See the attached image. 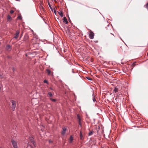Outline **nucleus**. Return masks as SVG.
<instances>
[{"mask_svg": "<svg viewBox=\"0 0 148 148\" xmlns=\"http://www.w3.org/2000/svg\"><path fill=\"white\" fill-rule=\"evenodd\" d=\"M11 102L12 103V108L13 111H14L16 106V102L13 100L11 101Z\"/></svg>", "mask_w": 148, "mask_h": 148, "instance_id": "1", "label": "nucleus"}, {"mask_svg": "<svg viewBox=\"0 0 148 148\" xmlns=\"http://www.w3.org/2000/svg\"><path fill=\"white\" fill-rule=\"evenodd\" d=\"M12 142L14 148H18L17 145V143L16 141L12 140Z\"/></svg>", "mask_w": 148, "mask_h": 148, "instance_id": "2", "label": "nucleus"}, {"mask_svg": "<svg viewBox=\"0 0 148 148\" xmlns=\"http://www.w3.org/2000/svg\"><path fill=\"white\" fill-rule=\"evenodd\" d=\"M66 130H67L66 128V127H63L62 128V130L61 132V134L62 135H63V136L65 134L66 131Z\"/></svg>", "mask_w": 148, "mask_h": 148, "instance_id": "3", "label": "nucleus"}, {"mask_svg": "<svg viewBox=\"0 0 148 148\" xmlns=\"http://www.w3.org/2000/svg\"><path fill=\"white\" fill-rule=\"evenodd\" d=\"M29 140L33 144L34 146H35V143L33 137H29Z\"/></svg>", "mask_w": 148, "mask_h": 148, "instance_id": "4", "label": "nucleus"}, {"mask_svg": "<svg viewBox=\"0 0 148 148\" xmlns=\"http://www.w3.org/2000/svg\"><path fill=\"white\" fill-rule=\"evenodd\" d=\"M19 33H20V32L19 31H16V33L15 34V36L14 37V38L15 39H17L18 38V37L19 36Z\"/></svg>", "mask_w": 148, "mask_h": 148, "instance_id": "5", "label": "nucleus"}, {"mask_svg": "<svg viewBox=\"0 0 148 148\" xmlns=\"http://www.w3.org/2000/svg\"><path fill=\"white\" fill-rule=\"evenodd\" d=\"M89 38L91 39H92L94 38V34L92 32H90L89 35Z\"/></svg>", "mask_w": 148, "mask_h": 148, "instance_id": "6", "label": "nucleus"}, {"mask_svg": "<svg viewBox=\"0 0 148 148\" xmlns=\"http://www.w3.org/2000/svg\"><path fill=\"white\" fill-rule=\"evenodd\" d=\"M118 88H117L116 87H114L113 90V92L114 93H116L118 91Z\"/></svg>", "mask_w": 148, "mask_h": 148, "instance_id": "7", "label": "nucleus"}, {"mask_svg": "<svg viewBox=\"0 0 148 148\" xmlns=\"http://www.w3.org/2000/svg\"><path fill=\"white\" fill-rule=\"evenodd\" d=\"M77 118L78 119V122H81L82 121V119L80 116L79 114L77 115Z\"/></svg>", "mask_w": 148, "mask_h": 148, "instance_id": "8", "label": "nucleus"}, {"mask_svg": "<svg viewBox=\"0 0 148 148\" xmlns=\"http://www.w3.org/2000/svg\"><path fill=\"white\" fill-rule=\"evenodd\" d=\"M63 22L65 23L66 24H67L68 23L67 18L65 17H64L63 18Z\"/></svg>", "mask_w": 148, "mask_h": 148, "instance_id": "9", "label": "nucleus"}, {"mask_svg": "<svg viewBox=\"0 0 148 148\" xmlns=\"http://www.w3.org/2000/svg\"><path fill=\"white\" fill-rule=\"evenodd\" d=\"M48 94L50 97H52L53 96V95L51 92L48 91Z\"/></svg>", "mask_w": 148, "mask_h": 148, "instance_id": "10", "label": "nucleus"}, {"mask_svg": "<svg viewBox=\"0 0 148 148\" xmlns=\"http://www.w3.org/2000/svg\"><path fill=\"white\" fill-rule=\"evenodd\" d=\"M6 49L8 51H10L11 50V47L10 45H8L6 46Z\"/></svg>", "mask_w": 148, "mask_h": 148, "instance_id": "11", "label": "nucleus"}, {"mask_svg": "<svg viewBox=\"0 0 148 148\" xmlns=\"http://www.w3.org/2000/svg\"><path fill=\"white\" fill-rule=\"evenodd\" d=\"M92 96L93 97L92 100H93V102H95L96 101V100L95 98V95H94V93H93V94L92 95Z\"/></svg>", "mask_w": 148, "mask_h": 148, "instance_id": "12", "label": "nucleus"}, {"mask_svg": "<svg viewBox=\"0 0 148 148\" xmlns=\"http://www.w3.org/2000/svg\"><path fill=\"white\" fill-rule=\"evenodd\" d=\"M73 137L72 136H71L70 138V143H71L73 140Z\"/></svg>", "mask_w": 148, "mask_h": 148, "instance_id": "13", "label": "nucleus"}, {"mask_svg": "<svg viewBox=\"0 0 148 148\" xmlns=\"http://www.w3.org/2000/svg\"><path fill=\"white\" fill-rule=\"evenodd\" d=\"M7 18L8 20H10L12 19V17L9 15H8L7 16Z\"/></svg>", "mask_w": 148, "mask_h": 148, "instance_id": "14", "label": "nucleus"}, {"mask_svg": "<svg viewBox=\"0 0 148 148\" xmlns=\"http://www.w3.org/2000/svg\"><path fill=\"white\" fill-rule=\"evenodd\" d=\"M80 139L82 140L83 138V135L81 132H80Z\"/></svg>", "mask_w": 148, "mask_h": 148, "instance_id": "15", "label": "nucleus"}, {"mask_svg": "<svg viewBox=\"0 0 148 148\" xmlns=\"http://www.w3.org/2000/svg\"><path fill=\"white\" fill-rule=\"evenodd\" d=\"M47 72L48 74H50L51 73V71L49 69H47Z\"/></svg>", "mask_w": 148, "mask_h": 148, "instance_id": "16", "label": "nucleus"}, {"mask_svg": "<svg viewBox=\"0 0 148 148\" xmlns=\"http://www.w3.org/2000/svg\"><path fill=\"white\" fill-rule=\"evenodd\" d=\"M144 7L147 8L148 10V3H147L145 6Z\"/></svg>", "mask_w": 148, "mask_h": 148, "instance_id": "17", "label": "nucleus"}, {"mask_svg": "<svg viewBox=\"0 0 148 148\" xmlns=\"http://www.w3.org/2000/svg\"><path fill=\"white\" fill-rule=\"evenodd\" d=\"M59 13V14H60V16L61 17H62L63 16V14L62 12H60Z\"/></svg>", "mask_w": 148, "mask_h": 148, "instance_id": "18", "label": "nucleus"}, {"mask_svg": "<svg viewBox=\"0 0 148 148\" xmlns=\"http://www.w3.org/2000/svg\"><path fill=\"white\" fill-rule=\"evenodd\" d=\"M50 100L52 101H54V102H55L56 101V100L55 99H52V98H50Z\"/></svg>", "mask_w": 148, "mask_h": 148, "instance_id": "19", "label": "nucleus"}, {"mask_svg": "<svg viewBox=\"0 0 148 148\" xmlns=\"http://www.w3.org/2000/svg\"><path fill=\"white\" fill-rule=\"evenodd\" d=\"M48 5H49V8H50L52 10V7H51L50 4V3H49V2H48Z\"/></svg>", "mask_w": 148, "mask_h": 148, "instance_id": "20", "label": "nucleus"}, {"mask_svg": "<svg viewBox=\"0 0 148 148\" xmlns=\"http://www.w3.org/2000/svg\"><path fill=\"white\" fill-rule=\"evenodd\" d=\"M22 18V16H19L18 17V18L19 20H21Z\"/></svg>", "mask_w": 148, "mask_h": 148, "instance_id": "21", "label": "nucleus"}, {"mask_svg": "<svg viewBox=\"0 0 148 148\" xmlns=\"http://www.w3.org/2000/svg\"><path fill=\"white\" fill-rule=\"evenodd\" d=\"M92 134H93V133L92 131L90 132L88 134L89 136L92 135Z\"/></svg>", "mask_w": 148, "mask_h": 148, "instance_id": "22", "label": "nucleus"}, {"mask_svg": "<svg viewBox=\"0 0 148 148\" xmlns=\"http://www.w3.org/2000/svg\"><path fill=\"white\" fill-rule=\"evenodd\" d=\"M79 125L80 127H82V125L81 123V122H78Z\"/></svg>", "mask_w": 148, "mask_h": 148, "instance_id": "23", "label": "nucleus"}, {"mask_svg": "<svg viewBox=\"0 0 148 148\" xmlns=\"http://www.w3.org/2000/svg\"><path fill=\"white\" fill-rule=\"evenodd\" d=\"M44 82L45 83H47V84H48V82L47 81V80H44Z\"/></svg>", "mask_w": 148, "mask_h": 148, "instance_id": "24", "label": "nucleus"}, {"mask_svg": "<svg viewBox=\"0 0 148 148\" xmlns=\"http://www.w3.org/2000/svg\"><path fill=\"white\" fill-rule=\"evenodd\" d=\"M87 79L90 80H92V79L90 78V77H86Z\"/></svg>", "mask_w": 148, "mask_h": 148, "instance_id": "25", "label": "nucleus"}, {"mask_svg": "<svg viewBox=\"0 0 148 148\" xmlns=\"http://www.w3.org/2000/svg\"><path fill=\"white\" fill-rule=\"evenodd\" d=\"M14 12V11H13V10H11L10 11V13L12 14Z\"/></svg>", "mask_w": 148, "mask_h": 148, "instance_id": "26", "label": "nucleus"}, {"mask_svg": "<svg viewBox=\"0 0 148 148\" xmlns=\"http://www.w3.org/2000/svg\"><path fill=\"white\" fill-rule=\"evenodd\" d=\"M50 89L52 90H54L52 88H51V87H50Z\"/></svg>", "mask_w": 148, "mask_h": 148, "instance_id": "27", "label": "nucleus"}, {"mask_svg": "<svg viewBox=\"0 0 148 148\" xmlns=\"http://www.w3.org/2000/svg\"><path fill=\"white\" fill-rule=\"evenodd\" d=\"M12 70H13V71H14V67H13V68H12Z\"/></svg>", "mask_w": 148, "mask_h": 148, "instance_id": "28", "label": "nucleus"}, {"mask_svg": "<svg viewBox=\"0 0 148 148\" xmlns=\"http://www.w3.org/2000/svg\"><path fill=\"white\" fill-rule=\"evenodd\" d=\"M54 13H55V14H56V10H54Z\"/></svg>", "mask_w": 148, "mask_h": 148, "instance_id": "29", "label": "nucleus"}, {"mask_svg": "<svg viewBox=\"0 0 148 148\" xmlns=\"http://www.w3.org/2000/svg\"><path fill=\"white\" fill-rule=\"evenodd\" d=\"M72 72L73 73H75V72L73 71V70H72Z\"/></svg>", "mask_w": 148, "mask_h": 148, "instance_id": "30", "label": "nucleus"}, {"mask_svg": "<svg viewBox=\"0 0 148 148\" xmlns=\"http://www.w3.org/2000/svg\"><path fill=\"white\" fill-rule=\"evenodd\" d=\"M54 1L56 2H57V1L56 0H53Z\"/></svg>", "mask_w": 148, "mask_h": 148, "instance_id": "31", "label": "nucleus"}]
</instances>
